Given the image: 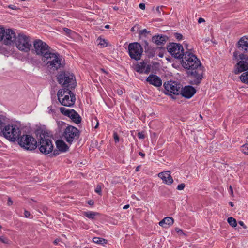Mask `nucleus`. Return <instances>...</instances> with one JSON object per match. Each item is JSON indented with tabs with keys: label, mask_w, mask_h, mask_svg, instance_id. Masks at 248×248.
Returning a JSON list of instances; mask_svg holds the SVG:
<instances>
[{
	"label": "nucleus",
	"mask_w": 248,
	"mask_h": 248,
	"mask_svg": "<svg viewBox=\"0 0 248 248\" xmlns=\"http://www.w3.org/2000/svg\"><path fill=\"white\" fill-rule=\"evenodd\" d=\"M182 64L187 69L186 73L189 78L190 83L199 84L203 78L204 67L196 55L190 51H186L183 57Z\"/></svg>",
	"instance_id": "obj_1"
},
{
	"label": "nucleus",
	"mask_w": 248,
	"mask_h": 248,
	"mask_svg": "<svg viewBox=\"0 0 248 248\" xmlns=\"http://www.w3.org/2000/svg\"><path fill=\"white\" fill-rule=\"evenodd\" d=\"M37 146L40 152L44 155L49 154L52 152L54 146L48 133L41 132L38 138Z\"/></svg>",
	"instance_id": "obj_2"
},
{
	"label": "nucleus",
	"mask_w": 248,
	"mask_h": 248,
	"mask_svg": "<svg viewBox=\"0 0 248 248\" xmlns=\"http://www.w3.org/2000/svg\"><path fill=\"white\" fill-rule=\"evenodd\" d=\"M42 61L46 63L50 69L54 71L63 67L64 63L62 61V57L58 53H54L51 50Z\"/></svg>",
	"instance_id": "obj_3"
},
{
	"label": "nucleus",
	"mask_w": 248,
	"mask_h": 248,
	"mask_svg": "<svg viewBox=\"0 0 248 248\" xmlns=\"http://www.w3.org/2000/svg\"><path fill=\"white\" fill-rule=\"evenodd\" d=\"M58 99L63 106H72L76 100L75 94L69 88H62L59 90L57 93Z\"/></svg>",
	"instance_id": "obj_4"
},
{
	"label": "nucleus",
	"mask_w": 248,
	"mask_h": 248,
	"mask_svg": "<svg viewBox=\"0 0 248 248\" xmlns=\"http://www.w3.org/2000/svg\"><path fill=\"white\" fill-rule=\"evenodd\" d=\"M58 83L63 88L72 89L76 86V81L74 75L68 71L62 72L57 76Z\"/></svg>",
	"instance_id": "obj_5"
},
{
	"label": "nucleus",
	"mask_w": 248,
	"mask_h": 248,
	"mask_svg": "<svg viewBox=\"0 0 248 248\" xmlns=\"http://www.w3.org/2000/svg\"><path fill=\"white\" fill-rule=\"evenodd\" d=\"M32 52L38 56L42 61L51 50L50 47L45 42L40 39L34 41Z\"/></svg>",
	"instance_id": "obj_6"
},
{
	"label": "nucleus",
	"mask_w": 248,
	"mask_h": 248,
	"mask_svg": "<svg viewBox=\"0 0 248 248\" xmlns=\"http://www.w3.org/2000/svg\"><path fill=\"white\" fill-rule=\"evenodd\" d=\"M4 137L11 141H15L19 139L21 130L16 124H8L4 126L1 131Z\"/></svg>",
	"instance_id": "obj_7"
},
{
	"label": "nucleus",
	"mask_w": 248,
	"mask_h": 248,
	"mask_svg": "<svg viewBox=\"0 0 248 248\" xmlns=\"http://www.w3.org/2000/svg\"><path fill=\"white\" fill-rule=\"evenodd\" d=\"M19 145L27 150L32 151L37 147L36 140L31 135H23L17 140Z\"/></svg>",
	"instance_id": "obj_8"
},
{
	"label": "nucleus",
	"mask_w": 248,
	"mask_h": 248,
	"mask_svg": "<svg viewBox=\"0 0 248 248\" xmlns=\"http://www.w3.org/2000/svg\"><path fill=\"white\" fill-rule=\"evenodd\" d=\"M16 45L17 48L25 52L30 51L32 45L29 37L24 34H19L16 40Z\"/></svg>",
	"instance_id": "obj_9"
},
{
	"label": "nucleus",
	"mask_w": 248,
	"mask_h": 248,
	"mask_svg": "<svg viewBox=\"0 0 248 248\" xmlns=\"http://www.w3.org/2000/svg\"><path fill=\"white\" fill-rule=\"evenodd\" d=\"M80 136V132L77 128L71 126H68L63 133V137L66 141L69 144H71L75 140L78 139Z\"/></svg>",
	"instance_id": "obj_10"
},
{
	"label": "nucleus",
	"mask_w": 248,
	"mask_h": 248,
	"mask_svg": "<svg viewBox=\"0 0 248 248\" xmlns=\"http://www.w3.org/2000/svg\"><path fill=\"white\" fill-rule=\"evenodd\" d=\"M128 53L131 59L139 60L143 53V48L140 44L137 42L132 43L128 45Z\"/></svg>",
	"instance_id": "obj_11"
},
{
	"label": "nucleus",
	"mask_w": 248,
	"mask_h": 248,
	"mask_svg": "<svg viewBox=\"0 0 248 248\" xmlns=\"http://www.w3.org/2000/svg\"><path fill=\"white\" fill-rule=\"evenodd\" d=\"M168 51L174 58L177 59L183 58L185 54L184 50L182 45L175 43H170L167 46Z\"/></svg>",
	"instance_id": "obj_12"
},
{
	"label": "nucleus",
	"mask_w": 248,
	"mask_h": 248,
	"mask_svg": "<svg viewBox=\"0 0 248 248\" xmlns=\"http://www.w3.org/2000/svg\"><path fill=\"white\" fill-rule=\"evenodd\" d=\"M163 86L165 91L168 92H165V93L171 96L172 98H174V97L172 96L171 94L169 93L175 95H179L181 92V89H182V86L180 83L172 81H168L167 83L165 82Z\"/></svg>",
	"instance_id": "obj_13"
},
{
	"label": "nucleus",
	"mask_w": 248,
	"mask_h": 248,
	"mask_svg": "<svg viewBox=\"0 0 248 248\" xmlns=\"http://www.w3.org/2000/svg\"><path fill=\"white\" fill-rule=\"evenodd\" d=\"M3 34L2 40L6 45H10L16 40V34L11 29H4V33Z\"/></svg>",
	"instance_id": "obj_14"
},
{
	"label": "nucleus",
	"mask_w": 248,
	"mask_h": 248,
	"mask_svg": "<svg viewBox=\"0 0 248 248\" xmlns=\"http://www.w3.org/2000/svg\"><path fill=\"white\" fill-rule=\"evenodd\" d=\"M196 93L195 89L191 86H186L181 89V94L183 97L190 98Z\"/></svg>",
	"instance_id": "obj_15"
},
{
	"label": "nucleus",
	"mask_w": 248,
	"mask_h": 248,
	"mask_svg": "<svg viewBox=\"0 0 248 248\" xmlns=\"http://www.w3.org/2000/svg\"><path fill=\"white\" fill-rule=\"evenodd\" d=\"M158 176L160 178L164 183L167 185H171L173 182V180L170 175V171H165L158 173Z\"/></svg>",
	"instance_id": "obj_16"
},
{
	"label": "nucleus",
	"mask_w": 248,
	"mask_h": 248,
	"mask_svg": "<svg viewBox=\"0 0 248 248\" xmlns=\"http://www.w3.org/2000/svg\"><path fill=\"white\" fill-rule=\"evenodd\" d=\"M248 69V63L246 61H240L234 67V73L238 74Z\"/></svg>",
	"instance_id": "obj_17"
},
{
	"label": "nucleus",
	"mask_w": 248,
	"mask_h": 248,
	"mask_svg": "<svg viewBox=\"0 0 248 248\" xmlns=\"http://www.w3.org/2000/svg\"><path fill=\"white\" fill-rule=\"evenodd\" d=\"M146 81L155 87H160L162 85V80L160 78L155 75H150L147 78Z\"/></svg>",
	"instance_id": "obj_18"
},
{
	"label": "nucleus",
	"mask_w": 248,
	"mask_h": 248,
	"mask_svg": "<svg viewBox=\"0 0 248 248\" xmlns=\"http://www.w3.org/2000/svg\"><path fill=\"white\" fill-rule=\"evenodd\" d=\"M168 39V37L164 35H155L152 37V42L158 46L164 45Z\"/></svg>",
	"instance_id": "obj_19"
},
{
	"label": "nucleus",
	"mask_w": 248,
	"mask_h": 248,
	"mask_svg": "<svg viewBox=\"0 0 248 248\" xmlns=\"http://www.w3.org/2000/svg\"><path fill=\"white\" fill-rule=\"evenodd\" d=\"M237 46L239 49L248 52V36L241 37L237 43Z\"/></svg>",
	"instance_id": "obj_20"
},
{
	"label": "nucleus",
	"mask_w": 248,
	"mask_h": 248,
	"mask_svg": "<svg viewBox=\"0 0 248 248\" xmlns=\"http://www.w3.org/2000/svg\"><path fill=\"white\" fill-rule=\"evenodd\" d=\"M174 223V219L171 217H166L159 222V225L165 228L171 226Z\"/></svg>",
	"instance_id": "obj_21"
},
{
	"label": "nucleus",
	"mask_w": 248,
	"mask_h": 248,
	"mask_svg": "<svg viewBox=\"0 0 248 248\" xmlns=\"http://www.w3.org/2000/svg\"><path fill=\"white\" fill-rule=\"evenodd\" d=\"M57 148L59 151L64 152L68 151L69 147L62 140H59L56 142Z\"/></svg>",
	"instance_id": "obj_22"
},
{
	"label": "nucleus",
	"mask_w": 248,
	"mask_h": 248,
	"mask_svg": "<svg viewBox=\"0 0 248 248\" xmlns=\"http://www.w3.org/2000/svg\"><path fill=\"white\" fill-rule=\"evenodd\" d=\"M72 113L70 118L77 124L80 123L82 119L80 115L76 111H72Z\"/></svg>",
	"instance_id": "obj_23"
},
{
	"label": "nucleus",
	"mask_w": 248,
	"mask_h": 248,
	"mask_svg": "<svg viewBox=\"0 0 248 248\" xmlns=\"http://www.w3.org/2000/svg\"><path fill=\"white\" fill-rule=\"evenodd\" d=\"M61 112L65 116L70 118L71 115L72 114V111H75L73 109H67L64 107H61L60 108Z\"/></svg>",
	"instance_id": "obj_24"
},
{
	"label": "nucleus",
	"mask_w": 248,
	"mask_h": 248,
	"mask_svg": "<svg viewBox=\"0 0 248 248\" xmlns=\"http://www.w3.org/2000/svg\"><path fill=\"white\" fill-rule=\"evenodd\" d=\"M93 241L94 243L101 244L102 245H105V244H107L108 243L107 240L102 238L96 237L93 238Z\"/></svg>",
	"instance_id": "obj_25"
},
{
	"label": "nucleus",
	"mask_w": 248,
	"mask_h": 248,
	"mask_svg": "<svg viewBox=\"0 0 248 248\" xmlns=\"http://www.w3.org/2000/svg\"><path fill=\"white\" fill-rule=\"evenodd\" d=\"M83 214L85 217L92 219H94L95 216L99 215V213L92 211L84 212Z\"/></svg>",
	"instance_id": "obj_26"
},
{
	"label": "nucleus",
	"mask_w": 248,
	"mask_h": 248,
	"mask_svg": "<svg viewBox=\"0 0 248 248\" xmlns=\"http://www.w3.org/2000/svg\"><path fill=\"white\" fill-rule=\"evenodd\" d=\"M146 63L144 62H140L136 66V70L137 72L142 73L144 72L146 67Z\"/></svg>",
	"instance_id": "obj_27"
},
{
	"label": "nucleus",
	"mask_w": 248,
	"mask_h": 248,
	"mask_svg": "<svg viewBox=\"0 0 248 248\" xmlns=\"http://www.w3.org/2000/svg\"><path fill=\"white\" fill-rule=\"evenodd\" d=\"M240 78L242 82L248 84V71L243 73Z\"/></svg>",
	"instance_id": "obj_28"
},
{
	"label": "nucleus",
	"mask_w": 248,
	"mask_h": 248,
	"mask_svg": "<svg viewBox=\"0 0 248 248\" xmlns=\"http://www.w3.org/2000/svg\"><path fill=\"white\" fill-rule=\"evenodd\" d=\"M227 222L232 227H235L237 226L236 220L232 217L227 218Z\"/></svg>",
	"instance_id": "obj_29"
},
{
	"label": "nucleus",
	"mask_w": 248,
	"mask_h": 248,
	"mask_svg": "<svg viewBox=\"0 0 248 248\" xmlns=\"http://www.w3.org/2000/svg\"><path fill=\"white\" fill-rule=\"evenodd\" d=\"M0 242L4 244H10V240L4 236H0Z\"/></svg>",
	"instance_id": "obj_30"
},
{
	"label": "nucleus",
	"mask_w": 248,
	"mask_h": 248,
	"mask_svg": "<svg viewBox=\"0 0 248 248\" xmlns=\"http://www.w3.org/2000/svg\"><path fill=\"white\" fill-rule=\"evenodd\" d=\"M97 40L99 41L98 43V45H100L102 47H105L107 46V42L105 39L98 38Z\"/></svg>",
	"instance_id": "obj_31"
},
{
	"label": "nucleus",
	"mask_w": 248,
	"mask_h": 248,
	"mask_svg": "<svg viewBox=\"0 0 248 248\" xmlns=\"http://www.w3.org/2000/svg\"><path fill=\"white\" fill-rule=\"evenodd\" d=\"M242 151L244 154L248 155V144H244L242 146Z\"/></svg>",
	"instance_id": "obj_32"
},
{
	"label": "nucleus",
	"mask_w": 248,
	"mask_h": 248,
	"mask_svg": "<svg viewBox=\"0 0 248 248\" xmlns=\"http://www.w3.org/2000/svg\"><path fill=\"white\" fill-rule=\"evenodd\" d=\"M5 125V123L4 122V119H2L0 117V130L1 131L3 130V129L4 128V126Z\"/></svg>",
	"instance_id": "obj_33"
},
{
	"label": "nucleus",
	"mask_w": 248,
	"mask_h": 248,
	"mask_svg": "<svg viewBox=\"0 0 248 248\" xmlns=\"http://www.w3.org/2000/svg\"><path fill=\"white\" fill-rule=\"evenodd\" d=\"M248 59V56L244 54H240L239 55V60L241 61H246Z\"/></svg>",
	"instance_id": "obj_34"
},
{
	"label": "nucleus",
	"mask_w": 248,
	"mask_h": 248,
	"mask_svg": "<svg viewBox=\"0 0 248 248\" xmlns=\"http://www.w3.org/2000/svg\"><path fill=\"white\" fill-rule=\"evenodd\" d=\"M63 30L64 31V32L66 33V35H70L72 33H74V32L73 31H72L70 29L67 28H64Z\"/></svg>",
	"instance_id": "obj_35"
},
{
	"label": "nucleus",
	"mask_w": 248,
	"mask_h": 248,
	"mask_svg": "<svg viewBox=\"0 0 248 248\" xmlns=\"http://www.w3.org/2000/svg\"><path fill=\"white\" fill-rule=\"evenodd\" d=\"M95 191L99 195H101V187L100 185L97 186Z\"/></svg>",
	"instance_id": "obj_36"
},
{
	"label": "nucleus",
	"mask_w": 248,
	"mask_h": 248,
	"mask_svg": "<svg viewBox=\"0 0 248 248\" xmlns=\"http://www.w3.org/2000/svg\"><path fill=\"white\" fill-rule=\"evenodd\" d=\"M4 33V29L3 27L0 26V41L2 40V37H3V34Z\"/></svg>",
	"instance_id": "obj_37"
},
{
	"label": "nucleus",
	"mask_w": 248,
	"mask_h": 248,
	"mask_svg": "<svg viewBox=\"0 0 248 248\" xmlns=\"http://www.w3.org/2000/svg\"><path fill=\"white\" fill-rule=\"evenodd\" d=\"M239 52L238 51H235L233 52L234 59L238 61L239 60Z\"/></svg>",
	"instance_id": "obj_38"
},
{
	"label": "nucleus",
	"mask_w": 248,
	"mask_h": 248,
	"mask_svg": "<svg viewBox=\"0 0 248 248\" xmlns=\"http://www.w3.org/2000/svg\"><path fill=\"white\" fill-rule=\"evenodd\" d=\"M150 69H151L150 65H147V64H146V67H145L144 73H145L146 74H148V73L150 72Z\"/></svg>",
	"instance_id": "obj_39"
},
{
	"label": "nucleus",
	"mask_w": 248,
	"mask_h": 248,
	"mask_svg": "<svg viewBox=\"0 0 248 248\" xmlns=\"http://www.w3.org/2000/svg\"><path fill=\"white\" fill-rule=\"evenodd\" d=\"M185 187V185L184 183H181L177 186V189L179 190H183Z\"/></svg>",
	"instance_id": "obj_40"
},
{
	"label": "nucleus",
	"mask_w": 248,
	"mask_h": 248,
	"mask_svg": "<svg viewBox=\"0 0 248 248\" xmlns=\"http://www.w3.org/2000/svg\"><path fill=\"white\" fill-rule=\"evenodd\" d=\"M113 137H114V139L115 140V141L116 142H118L119 141V136L117 134V133L116 132H114L113 133Z\"/></svg>",
	"instance_id": "obj_41"
},
{
	"label": "nucleus",
	"mask_w": 248,
	"mask_h": 248,
	"mask_svg": "<svg viewBox=\"0 0 248 248\" xmlns=\"http://www.w3.org/2000/svg\"><path fill=\"white\" fill-rule=\"evenodd\" d=\"M175 37L177 38L178 40H181L183 39V35L178 33H175Z\"/></svg>",
	"instance_id": "obj_42"
},
{
	"label": "nucleus",
	"mask_w": 248,
	"mask_h": 248,
	"mask_svg": "<svg viewBox=\"0 0 248 248\" xmlns=\"http://www.w3.org/2000/svg\"><path fill=\"white\" fill-rule=\"evenodd\" d=\"M138 137L139 139H143L145 138V135L143 132H139L138 133Z\"/></svg>",
	"instance_id": "obj_43"
},
{
	"label": "nucleus",
	"mask_w": 248,
	"mask_h": 248,
	"mask_svg": "<svg viewBox=\"0 0 248 248\" xmlns=\"http://www.w3.org/2000/svg\"><path fill=\"white\" fill-rule=\"evenodd\" d=\"M176 231L179 234H183L185 235V234L183 232L182 230L179 229L178 228H176L175 229Z\"/></svg>",
	"instance_id": "obj_44"
},
{
	"label": "nucleus",
	"mask_w": 248,
	"mask_h": 248,
	"mask_svg": "<svg viewBox=\"0 0 248 248\" xmlns=\"http://www.w3.org/2000/svg\"><path fill=\"white\" fill-rule=\"evenodd\" d=\"M24 215L26 217H29L30 216L31 214H30V213L28 211L25 210Z\"/></svg>",
	"instance_id": "obj_45"
},
{
	"label": "nucleus",
	"mask_w": 248,
	"mask_h": 248,
	"mask_svg": "<svg viewBox=\"0 0 248 248\" xmlns=\"http://www.w3.org/2000/svg\"><path fill=\"white\" fill-rule=\"evenodd\" d=\"M147 33H149V31H148L146 29H143L142 30L140 31V34H145Z\"/></svg>",
	"instance_id": "obj_46"
},
{
	"label": "nucleus",
	"mask_w": 248,
	"mask_h": 248,
	"mask_svg": "<svg viewBox=\"0 0 248 248\" xmlns=\"http://www.w3.org/2000/svg\"><path fill=\"white\" fill-rule=\"evenodd\" d=\"M12 204H13V201H12L10 197H9L8 199L7 205L8 206H10Z\"/></svg>",
	"instance_id": "obj_47"
},
{
	"label": "nucleus",
	"mask_w": 248,
	"mask_h": 248,
	"mask_svg": "<svg viewBox=\"0 0 248 248\" xmlns=\"http://www.w3.org/2000/svg\"><path fill=\"white\" fill-rule=\"evenodd\" d=\"M139 7L142 10H144L145 9V5L144 3H140Z\"/></svg>",
	"instance_id": "obj_48"
},
{
	"label": "nucleus",
	"mask_w": 248,
	"mask_h": 248,
	"mask_svg": "<svg viewBox=\"0 0 248 248\" xmlns=\"http://www.w3.org/2000/svg\"><path fill=\"white\" fill-rule=\"evenodd\" d=\"M238 223L241 226H242L243 227V228H244V229L247 228L246 226L245 225V224L244 223V222L243 221H239Z\"/></svg>",
	"instance_id": "obj_49"
},
{
	"label": "nucleus",
	"mask_w": 248,
	"mask_h": 248,
	"mask_svg": "<svg viewBox=\"0 0 248 248\" xmlns=\"http://www.w3.org/2000/svg\"><path fill=\"white\" fill-rule=\"evenodd\" d=\"M205 21V20L202 17L199 18L198 21V23H201L202 22H204Z\"/></svg>",
	"instance_id": "obj_50"
},
{
	"label": "nucleus",
	"mask_w": 248,
	"mask_h": 248,
	"mask_svg": "<svg viewBox=\"0 0 248 248\" xmlns=\"http://www.w3.org/2000/svg\"><path fill=\"white\" fill-rule=\"evenodd\" d=\"M8 7L10 8L11 9H13V10H16V9H17L16 7V6H15V5H10L8 6Z\"/></svg>",
	"instance_id": "obj_51"
},
{
	"label": "nucleus",
	"mask_w": 248,
	"mask_h": 248,
	"mask_svg": "<svg viewBox=\"0 0 248 248\" xmlns=\"http://www.w3.org/2000/svg\"><path fill=\"white\" fill-rule=\"evenodd\" d=\"M229 189L230 190V192H231V195L233 197V189H232V187L231 186H229Z\"/></svg>",
	"instance_id": "obj_52"
},
{
	"label": "nucleus",
	"mask_w": 248,
	"mask_h": 248,
	"mask_svg": "<svg viewBox=\"0 0 248 248\" xmlns=\"http://www.w3.org/2000/svg\"><path fill=\"white\" fill-rule=\"evenodd\" d=\"M94 119H95V121H96V124L94 126V128L96 129L98 127L99 122L97 121L96 117H95Z\"/></svg>",
	"instance_id": "obj_53"
},
{
	"label": "nucleus",
	"mask_w": 248,
	"mask_h": 248,
	"mask_svg": "<svg viewBox=\"0 0 248 248\" xmlns=\"http://www.w3.org/2000/svg\"><path fill=\"white\" fill-rule=\"evenodd\" d=\"M60 241V239H59V238H57V239H56L54 241V243L56 245L58 244V243Z\"/></svg>",
	"instance_id": "obj_54"
},
{
	"label": "nucleus",
	"mask_w": 248,
	"mask_h": 248,
	"mask_svg": "<svg viewBox=\"0 0 248 248\" xmlns=\"http://www.w3.org/2000/svg\"><path fill=\"white\" fill-rule=\"evenodd\" d=\"M117 93L119 94V95H122L123 93V92L122 90H117Z\"/></svg>",
	"instance_id": "obj_55"
},
{
	"label": "nucleus",
	"mask_w": 248,
	"mask_h": 248,
	"mask_svg": "<svg viewBox=\"0 0 248 248\" xmlns=\"http://www.w3.org/2000/svg\"><path fill=\"white\" fill-rule=\"evenodd\" d=\"M88 203L90 205H93L94 202L92 200H90L88 202Z\"/></svg>",
	"instance_id": "obj_56"
},
{
	"label": "nucleus",
	"mask_w": 248,
	"mask_h": 248,
	"mask_svg": "<svg viewBox=\"0 0 248 248\" xmlns=\"http://www.w3.org/2000/svg\"><path fill=\"white\" fill-rule=\"evenodd\" d=\"M139 154L143 158L145 157V154L141 152H140Z\"/></svg>",
	"instance_id": "obj_57"
},
{
	"label": "nucleus",
	"mask_w": 248,
	"mask_h": 248,
	"mask_svg": "<svg viewBox=\"0 0 248 248\" xmlns=\"http://www.w3.org/2000/svg\"><path fill=\"white\" fill-rule=\"evenodd\" d=\"M129 207V204H127V205H125V206H124L123 209H127Z\"/></svg>",
	"instance_id": "obj_58"
},
{
	"label": "nucleus",
	"mask_w": 248,
	"mask_h": 248,
	"mask_svg": "<svg viewBox=\"0 0 248 248\" xmlns=\"http://www.w3.org/2000/svg\"><path fill=\"white\" fill-rule=\"evenodd\" d=\"M156 11L159 13V14H160L161 13V12L160 11V8L159 6L157 7L156 8Z\"/></svg>",
	"instance_id": "obj_59"
},
{
	"label": "nucleus",
	"mask_w": 248,
	"mask_h": 248,
	"mask_svg": "<svg viewBox=\"0 0 248 248\" xmlns=\"http://www.w3.org/2000/svg\"><path fill=\"white\" fill-rule=\"evenodd\" d=\"M48 109H49V113H50V112H53V110H52V106H50V107H49L48 108Z\"/></svg>",
	"instance_id": "obj_60"
},
{
	"label": "nucleus",
	"mask_w": 248,
	"mask_h": 248,
	"mask_svg": "<svg viewBox=\"0 0 248 248\" xmlns=\"http://www.w3.org/2000/svg\"><path fill=\"white\" fill-rule=\"evenodd\" d=\"M229 204L230 205V206H231V207H233V206H234V204H233V203L232 202H229Z\"/></svg>",
	"instance_id": "obj_61"
},
{
	"label": "nucleus",
	"mask_w": 248,
	"mask_h": 248,
	"mask_svg": "<svg viewBox=\"0 0 248 248\" xmlns=\"http://www.w3.org/2000/svg\"><path fill=\"white\" fill-rule=\"evenodd\" d=\"M53 154L56 155L58 154V151L54 150Z\"/></svg>",
	"instance_id": "obj_62"
},
{
	"label": "nucleus",
	"mask_w": 248,
	"mask_h": 248,
	"mask_svg": "<svg viewBox=\"0 0 248 248\" xmlns=\"http://www.w3.org/2000/svg\"><path fill=\"white\" fill-rule=\"evenodd\" d=\"M140 166H138L136 167V171L137 172L139 170V169H140Z\"/></svg>",
	"instance_id": "obj_63"
},
{
	"label": "nucleus",
	"mask_w": 248,
	"mask_h": 248,
	"mask_svg": "<svg viewBox=\"0 0 248 248\" xmlns=\"http://www.w3.org/2000/svg\"><path fill=\"white\" fill-rule=\"evenodd\" d=\"M113 9L114 10H118L119 9L118 7H116V6H114L113 7Z\"/></svg>",
	"instance_id": "obj_64"
}]
</instances>
